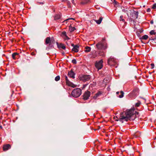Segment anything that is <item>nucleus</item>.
Here are the masks:
<instances>
[{
    "instance_id": "nucleus-25",
    "label": "nucleus",
    "mask_w": 156,
    "mask_h": 156,
    "mask_svg": "<svg viewBox=\"0 0 156 156\" xmlns=\"http://www.w3.org/2000/svg\"><path fill=\"white\" fill-rule=\"evenodd\" d=\"M156 33V32H155V31L154 30H152L150 32V34L151 35H155V34Z\"/></svg>"
},
{
    "instance_id": "nucleus-50",
    "label": "nucleus",
    "mask_w": 156,
    "mask_h": 156,
    "mask_svg": "<svg viewBox=\"0 0 156 156\" xmlns=\"http://www.w3.org/2000/svg\"><path fill=\"white\" fill-rule=\"evenodd\" d=\"M127 16H128V13H127Z\"/></svg>"
},
{
    "instance_id": "nucleus-7",
    "label": "nucleus",
    "mask_w": 156,
    "mask_h": 156,
    "mask_svg": "<svg viewBox=\"0 0 156 156\" xmlns=\"http://www.w3.org/2000/svg\"><path fill=\"white\" fill-rule=\"evenodd\" d=\"M138 11H133V12L131 14L130 19L131 21H134V20L138 18Z\"/></svg>"
},
{
    "instance_id": "nucleus-40",
    "label": "nucleus",
    "mask_w": 156,
    "mask_h": 156,
    "mask_svg": "<svg viewBox=\"0 0 156 156\" xmlns=\"http://www.w3.org/2000/svg\"><path fill=\"white\" fill-rule=\"evenodd\" d=\"M113 2L114 3L115 5H116L118 3L117 2L115 1V0L114 2Z\"/></svg>"
},
{
    "instance_id": "nucleus-18",
    "label": "nucleus",
    "mask_w": 156,
    "mask_h": 156,
    "mask_svg": "<svg viewBox=\"0 0 156 156\" xmlns=\"http://www.w3.org/2000/svg\"><path fill=\"white\" fill-rule=\"evenodd\" d=\"M103 19V18L101 17H100L98 20H94V21L97 23V24H100Z\"/></svg>"
},
{
    "instance_id": "nucleus-46",
    "label": "nucleus",
    "mask_w": 156,
    "mask_h": 156,
    "mask_svg": "<svg viewBox=\"0 0 156 156\" xmlns=\"http://www.w3.org/2000/svg\"><path fill=\"white\" fill-rule=\"evenodd\" d=\"M0 128L1 129H2V126H0Z\"/></svg>"
},
{
    "instance_id": "nucleus-22",
    "label": "nucleus",
    "mask_w": 156,
    "mask_h": 156,
    "mask_svg": "<svg viewBox=\"0 0 156 156\" xmlns=\"http://www.w3.org/2000/svg\"><path fill=\"white\" fill-rule=\"evenodd\" d=\"M18 55V53L16 52H15V53H13L12 55V58L14 59H15L16 56Z\"/></svg>"
},
{
    "instance_id": "nucleus-15",
    "label": "nucleus",
    "mask_w": 156,
    "mask_h": 156,
    "mask_svg": "<svg viewBox=\"0 0 156 156\" xmlns=\"http://www.w3.org/2000/svg\"><path fill=\"white\" fill-rule=\"evenodd\" d=\"M132 94L134 95H136L139 93V89L135 88L133 89L132 92Z\"/></svg>"
},
{
    "instance_id": "nucleus-44",
    "label": "nucleus",
    "mask_w": 156,
    "mask_h": 156,
    "mask_svg": "<svg viewBox=\"0 0 156 156\" xmlns=\"http://www.w3.org/2000/svg\"><path fill=\"white\" fill-rule=\"evenodd\" d=\"M154 22L153 20H151L150 21V23L151 24H153V23Z\"/></svg>"
},
{
    "instance_id": "nucleus-39",
    "label": "nucleus",
    "mask_w": 156,
    "mask_h": 156,
    "mask_svg": "<svg viewBox=\"0 0 156 156\" xmlns=\"http://www.w3.org/2000/svg\"><path fill=\"white\" fill-rule=\"evenodd\" d=\"M70 19H73V20H74V19L73 18H71V19H67L66 20H64V21L63 22H65V21H67V20H70Z\"/></svg>"
},
{
    "instance_id": "nucleus-21",
    "label": "nucleus",
    "mask_w": 156,
    "mask_h": 156,
    "mask_svg": "<svg viewBox=\"0 0 156 156\" xmlns=\"http://www.w3.org/2000/svg\"><path fill=\"white\" fill-rule=\"evenodd\" d=\"M140 133L138 132H137L134 134V136L136 138H138L140 137Z\"/></svg>"
},
{
    "instance_id": "nucleus-41",
    "label": "nucleus",
    "mask_w": 156,
    "mask_h": 156,
    "mask_svg": "<svg viewBox=\"0 0 156 156\" xmlns=\"http://www.w3.org/2000/svg\"><path fill=\"white\" fill-rule=\"evenodd\" d=\"M147 12H149L151 11V9L150 8H148L147 10Z\"/></svg>"
},
{
    "instance_id": "nucleus-20",
    "label": "nucleus",
    "mask_w": 156,
    "mask_h": 156,
    "mask_svg": "<svg viewBox=\"0 0 156 156\" xmlns=\"http://www.w3.org/2000/svg\"><path fill=\"white\" fill-rule=\"evenodd\" d=\"M61 16L60 14H56L54 16V20H55L59 19L61 17Z\"/></svg>"
},
{
    "instance_id": "nucleus-33",
    "label": "nucleus",
    "mask_w": 156,
    "mask_h": 156,
    "mask_svg": "<svg viewBox=\"0 0 156 156\" xmlns=\"http://www.w3.org/2000/svg\"><path fill=\"white\" fill-rule=\"evenodd\" d=\"M65 40H69L70 39V38L67 36V35H66V36H65Z\"/></svg>"
},
{
    "instance_id": "nucleus-3",
    "label": "nucleus",
    "mask_w": 156,
    "mask_h": 156,
    "mask_svg": "<svg viewBox=\"0 0 156 156\" xmlns=\"http://www.w3.org/2000/svg\"><path fill=\"white\" fill-rule=\"evenodd\" d=\"M105 40V39L103 38L101 41L98 42L96 44V46L98 49L101 50L106 48V43Z\"/></svg>"
},
{
    "instance_id": "nucleus-27",
    "label": "nucleus",
    "mask_w": 156,
    "mask_h": 156,
    "mask_svg": "<svg viewBox=\"0 0 156 156\" xmlns=\"http://www.w3.org/2000/svg\"><path fill=\"white\" fill-rule=\"evenodd\" d=\"M140 101H139L138 102H137L135 104V106L136 107H139L140 106Z\"/></svg>"
},
{
    "instance_id": "nucleus-26",
    "label": "nucleus",
    "mask_w": 156,
    "mask_h": 156,
    "mask_svg": "<svg viewBox=\"0 0 156 156\" xmlns=\"http://www.w3.org/2000/svg\"><path fill=\"white\" fill-rule=\"evenodd\" d=\"M60 79V77L59 76H56L55 78V80L56 81H58Z\"/></svg>"
},
{
    "instance_id": "nucleus-1",
    "label": "nucleus",
    "mask_w": 156,
    "mask_h": 156,
    "mask_svg": "<svg viewBox=\"0 0 156 156\" xmlns=\"http://www.w3.org/2000/svg\"><path fill=\"white\" fill-rule=\"evenodd\" d=\"M134 108H131L126 110L125 112H121L119 117L116 116L117 119L115 120L117 121H119L122 123L123 122V120L127 122L129 120H134L136 118V115L134 114Z\"/></svg>"
},
{
    "instance_id": "nucleus-34",
    "label": "nucleus",
    "mask_w": 156,
    "mask_h": 156,
    "mask_svg": "<svg viewBox=\"0 0 156 156\" xmlns=\"http://www.w3.org/2000/svg\"><path fill=\"white\" fill-rule=\"evenodd\" d=\"M99 55H103L104 54L103 52V51L100 52H99Z\"/></svg>"
},
{
    "instance_id": "nucleus-5",
    "label": "nucleus",
    "mask_w": 156,
    "mask_h": 156,
    "mask_svg": "<svg viewBox=\"0 0 156 156\" xmlns=\"http://www.w3.org/2000/svg\"><path fill=\"white\" fill-rule=\"evenodd\" d=\"M90 78V75H81L79 76V79L84 82L89 81Z\"/></svg>"
},
{
    "instance_id": "nucleus-24",
    "label": "nucleus",
    "mask_w": 156,
    "mask_h": 156,
    "mask_svg": "<svg viewBox=\"0 0 156 156\" xmlns=\"http://www.w3.org/2000/svg\"><path fill=\"white\" fill-rule=\"evenodd\" d=\"M75 29L74 27H72L70 26L69 27V30L71 32L74 31Z\"/></svg>"
},
{
    "instance_id": "nucleus-32",
    "label": "nucleus",
    "mask_w": 156,
    "mask_h": 156,
    "mask_svg": "<svg viewBox=\"0 0 156 156\" xmlns=\"http://www.w3.org/2000/svg\"><path fill=\"white\" fill-rule=\"evenodd\" d=\"M152 8L153 9H155L156 8V4H154L152 7Z\"/></svg>"
},
{
    "instance_id": "nucleus-38",
    "label": "nucleus",
    "mask_w": 156,
    "mask_h": 156,
    "mask_svg": "<svg viewBox=\"0 0 156 156\" xmlns=\"http://www.w3.org/2000/svg\"><path fill=\"white\" fill-rule=\"evenodd\" d=\"M67 3L68 4V6L69 7H70V2L69 1H67Z\"/></svg>"
},
{
    "instance_id": "nucleus-47",
    "label": "nucleus",
    "mask_w": 156,
    "mask_h": 156,
    "mask_svg": "<svg viewBox=\"0 0 156 156\" xmlns=\"http://www.w3.org/2000/svg\"><path fill=\"white\" fill-rule=\"evenodd\" d=\"M62 54L63 55H65V53L64 52L62 53Z\"/></svg>"
},
{
    "instance_id": "nucleus-23",
    "label": "nucleus",
    "mask_w": 156,
    "mask_h": 156,
    "mask_svg": "<svg viewBox=\"0 0 156 156\" xmlns=\"http://www.w3.org/2000/svg\"><path fill=\"white\" fill-rule=\"evenodd\" d=\"M148 38V36L146 35H145L141 37V39L143 40H146Z\"/></svg>"
},
{
    "instance_id": "nucleus-2",
    "label": "nucleus",
    "mask_w": 156,
    "mask_h": 156,
    "mask_svg": "<svg viewBox=\"0 0 156 156\" xmlns=\"http://www.w3.org/2000/svg\"><path fill=\"white\" fill-rule=\"evenodd\" d=\"M55 43V40L53 37L51 38L50 37H48L45 39V44L46 45L48 44V46L50 47H53V44Z\"/></svg>"
},
{
    "instance_id": "nucleus-6",
    "label": "nucleus",
    "mask_w": 156,
    "mask_h": 156,
    "mask_svg": "<svg viewBox=\"0 0 156 156\" xmlns=\"http://www.w3.org/2000/svg\"><path fill=\"white\" fill-rule=\"evenodd\" d=\"M108 64L110 66L115 65L116 64V60L114 58L111 56L108 59Z\"/></svg>"
},
{
    "instance_id": "nucleus-4",
    "label": "nucleus",
    "mask_w": 156,
    "mask_h": 156,
    "mask_svg": "<svg viewBox=\"0 0 156 156\" xmlns=\"http://www.w3.org/2000/svg\"><path fill=\"white\" fill-rule=\"evenodd\" d=\"M81 89L79 88H76L74 89L71 93L73 97L75 98H77L80 96L82 93Z\"/></svg>"
},
{
    "instance_id": "nucleus-19",
    "label": "nucleus",
    "mask_w": 156,
    "mask_h": 156,
    "mask_svg": "<svg viewBox=\"0 0 156 156\" xmlns=\"http://www.w3.org/2000/svg\"><path fill=\"white\" fill-rule=\"evenodd\" d=\"M85 50L84 51L86 52H88L90 51L91 50V48L90 47L87 46L85 48Z\"/></svg>"
},
{
    "instance_id": "nucleus-36",
    "label": "nucleus",
    "mask_w": 156,
    "mask_h": 156,
    "mask_svg": "<svg viewBox=\"0 0 156 156\" xmlns=\"http://www.w3.org/2000/svg\"><path fill=\"white\" fill-rule=\"evenodd\" d=\"M151 68L152 69L154 68V64H153V63H151Z\"/></svg>"
},
{
    "instance_id": "nucleus-30",
    "label": "nucleus",
    "mask_w": 156,
    "mask_h": 156,
    "mask_svg": "<svg viewBox=\"0 0 156 156\" xmlns=\"http://www.w3.org/2000/svg\"><path fill=\"white\" fill-rule=\"evenodd\" d=\"M88 0H85V2H81V4H85L86 3H87V2H88Z\"/></svg>"
},
{
    "instance_id": "nucleus-11",
    "label": "nucleus",
    "mask_w": 156,
    "mask_h": 156,
    "mask_svg": "<svg viewBox=\"0 0 156 156\" xmlns=\"http://www.w3.org/2000/svg\"><path fill=\"white\" fill-rule=\"evenodd\" d=\"M75 73L73 71V70L71 69L70 71L68 73V76L71 78L73 79L75 78Z\"/></svg>"
},
{
    "instance_id": "nucleus-29",
    "label": "nucleus",
    "mask_w": 156,
    "mask_h": 156,
    "mask_svg": "<svg viewBox=\"0 0 156 156\" xmlns=\"http://www.w3.org/2000/svg\"><path fill=\"white\" fill-rule=\"evenodd\" d=\"M72 62L74 64H76V61L75 59H73L72 61Z\"/></svg>"
},
{
    "instance_id": "nucleus-31",
    "label": "nucleus",
    "mask_w": 156,
    "mask_h": 156,
    "mask_svg": "<svg viewBox=\"0 0 156 156\" xmlns=\"http://www.w3.org/2000/svg\"><path fill=\"white\" fill-rule=\"evenodd\" d=\"M62 35L65 36H66V32L65 31H63V32H62Z\"/></svg>"
},
{
    "instance_id": "nucleus-17",
    "label": "nucleus",
    "mask_w": 156,
    "mask_h": 156,
    "mask_svg": "<svg viewBox=\"0 0 156 156\" xmlns=\"http://www.w3.org/2000/svg\"><path fill=\"white\" fill-rule=\"evenodd\" d=\"M119 93H120V95H119V96H118V97L120 98H122L124 96V92L122 91H121L120 92L118 91L116 92V94L117 95H118Z\"/></svg>"
},
{
    "instance_id": "nucleus-14",
    "label": "nucleus",
    "mask_w": 156,
    "mask_h": 156,
    "mask_svg": "<svg viewBox=\"0 0 156 156\" xmlns=\"http://www.w3.org/2000/svg\"><path fill=\"white\" fill-rule=\"evenodd\" d=\"M79 46L77 45H75L74 46L73 48L72 49V51L75 52H77L79 51Z\"/></svg>"
},
{
    "instance_id": "nucleus-43",
    "label": "nucleus",
    "mask_w": 156,
    "mask_h": 156,
    "mask_svg": "<svg viewBox=\"0 0 156 156\" xmlns=\"http://www.w3.org/2000/svg\"><path fill=\"white\" fill-rule=\"evenodd\" d=\"M74 2V0H72V3L74 5H75V3Z\"/></svg>"
},
{
    "instance_id": "nucleus-35",
    "label": "nucleus",
    "mask_w": 156,
    "mask_h": 156,
    "mask_svg": "<svg viewBox=\"0 0 156 156\" xmlns=\"http://www.w3.org/2000/svg\"><path fill=\"white\" fill-rule=\"evenodd\" d=\"M134 114L135 115H136H136H138L139 114V112H136V111H135V110H134Z\"/></svg>"
},
{
    "instance_id": "nucleus-48",
    "label": "nucleus",
    "mask_w": 156,
    "mask_h": 156,
    "mask_svg": "<svg viewBox=\"0 0 156 156\" xmlns=\"http://www.w3.org/2000/svg\"><path fill=\"white\" fill-rule=\"evenodd\" d=\"M115 0H111V1H112V2H114V1H115Z\"/></svg>"
},
{
    "instance_id": "nucleus-10",
    "label": "nucleus",
    "mask_w": 156,
    "mask_h": 156,
    "mask_svg": "<svg viewBox=\"0 0 156 156\" xmlns=\"http://www.w3.org/2000/svg\"><path fill=\"white\" fill-rule=\"evenodd\" d=\"M90 94V92L88 91L85 92L83 95V99L84 100H87Z\"/></svg>"
},
{
    "instance_id": "nucleus-12",
    "label": "nucleus",
    "mask_w": 156,
    "mask_h": 156,
    "mask_svg": "<svg viewBox=\"0 0 156 156\" xmlns=\"http://www.w3.org/2000/svg\"><path fill=\"white\" fill-rule=\"evenodd\" d=\"M11 147V146L9 144H6L3 146V151H5L10 149Z\"/></svg>"
},
{
    "instance_id": "nucleus-42",
    "label": "nucleus",
    "mask_w": 156,
    "mask_h": 156,
    "mask_svg": "<svg viewBox=\"0 0 156 156\" xmlns=\"http://www.w3.org/2000/svg\"><path fill=\"white\" fill-rule=\"evenodd\" d=\"M156 40V38H151V39H150V40H153V41H154L155 40Z\"/></svg>"
},
{
    "instance_id": "nucleus-45",
    "label": "nucleus",
    "mask_w": 156,
    "mask_h": 156,
    "mask_svg": "<svg viewBox=\"0 0 156 156\" xmlns=\"http://www.w3.org/2000/svg\"><path fill=\"white\" fill-rule=\"evenodd\" d=\"M71 45H72V46H73V47H74V46H75V45H74V44H71Z\"/></svg>"
},
{
    "instance_id": "nucleus-37",
    "label": "nucleus",
    "mask_w": 156,
    "mask_h": 156,
    "mask_svg": "<svg viewBox=\"0 0 156 156\" xmlns=\"http://www.w3.org/2000/svg\"><path fill=\"white\" fill-rule=\"evenodd\" d=\"M123 9H122V11L123 12H127V10L125 9H124V8L123 7Z\"/></svg>"
},
{
    "instance_id": "nucleus-13",
    "label": "nucleus",
    "mask_w": 156,
    "mask_h": 156,
    "mask_svg": "<svg viewBox=\"0 0 156 156\" xmlns=\"http://www.w3.org/2000/svg\"><path fill=\"white\" fill-rule=\"evenodd\" d=\"M56 44L57 45L58 47L59 48H61L63 49H65L66 48V47L64 45V44L62 43H60L59 44L58 42H56Z\"/></svg>"
},
{
    "instance_id": "nucleus-16",
    "label": "nucleus",
    "mask_w": 156,
    "mask_h": 156,
    "mask_svg": "<svg viewBox=\"0 0 156 156\" xmlns=\"http://www.w3.org/2000/svg\"><path fill=\"white\" fill-rule=\"evenodd\" d=\"M102 94L101 91H98L97 93H96L94 96L93 97V98L96 99L98 97L100 96Z\"/></svg>"
},
{
    "instance_id": "nucleus-28",
    "label": "nucleus",
    "mask_w": 156,
    "mask_h": 156,
    "mask_svg": "<svg viewBox=\"0 0 156 156\" xmlns=\"http://www.w3.org/2000/svg\"><path fill=\"white\" fill-rule=\"evenodd\" d=\"M123 18V16H120V21H122L123 22H124L125 21V20L123 19L122 18Z\"/></svg>"
},
{
    "instance_id": "nucleus-49",
    "label": "nucleus",
    "mask_w": 156,
    "mask_h": 156,
    "mask_svg": "<svg viewBox=\"0 0 156 156\" xmlns=\"http://www.w3.org/2000/svg\"><path fill=\"white\" fill-rule=\"evenodd\" d=\"M66 44H67L68 45H69V44H68V43H67V42H66Z\"/></svg>"
},
{
    "instance_id": "nucleus-9",
    "label": "nucleus",
    "mask_w": 156,
    "mask_h": 156,
    "mask_svg": "<svg viewBox=\"0 0 156 156\" xmlns=\"http://www.w3.org/2000/svg\"><path fill=\"white\" fill-rule=\"evenodd\" d=\"M65 80L66 81V84L68 86L74 88L76 87V85L74 84L73 83L70 82L68 79V77L66 76H65Z\"/></svg>"
},
{
    "instance_id": "nucleus-8",
    "label": "nucleus",
    "mask_w": 156,
    "mask_h": 156,
    "mask_svg": "<svg viewBox=\"0 0 156 156\" xmlns=\"http://www.w3.org/2000/svg\"><path fill=\"white\" fill-rule=\"evenodd\" d=\"M103 61L102 60H100L98 62H96L95 64V67L99 70L101 69L103 67Z\"/></svg>"
}]
</instances>
